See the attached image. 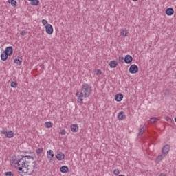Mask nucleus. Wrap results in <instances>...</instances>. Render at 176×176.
<instances>
[{
    "instance_id": "obj_1",
    "label": "nucleus",
    "mask_w": 176,
    "mask_h": 176,
    "mask_svg": "<svg viewBox=\"0 0 176 176\" xmlns=\"http://www.w3.org/2000/svg\"><path fill=\"white\" fill-rule=\"evenodd\" d=\"M15 166L18 167L19 171H23V168H26V173L28 175L35 174L36 168V162L34 161V157L31 155L22 156L21 158L15 160Z\"/></svg>"
},
{
    "instance_id": "obj_2",
    "label": "nucleus",
    "mask_w": 176,
    "mask_h": 176,
    "mask_svg": "<svg viewBox=\"0 0 176 176\" xmlns=\"http://www.w3.org/2000/svg\"><path fill=\"white\" fill-rule=\"evenodd\" d=\"M91 86L87 83H85L82 85L81 91H77L76 94V96L78 98V102L80 104H83V97L85 98H87V97H90V94H91Z\"/></svg>"
},
{
    "instance_id": "obj_3",
    "label": "nucleus",
    "mask_w": 176,
    "mask_h": 176,
    "mask_svg": "<svg viewBox=\"0 0 176 176\" xmlns=\"http://www.w3.org/2000/svg\"><path fill=\"white\" fill-rule=\"evenodd\" d=\"M1 134L6 135L7 138H13L14 137V133L12 131H10L8 132V130L5 128H3L1 131Z\"/></svg>"
},
{
    "instance_id": "obj_4",
    "label": "nucleus",
    "mask_w": 176,
    "mask_h": 176,
    "mask_svg": "<svg viewBox=\"0 0 176 176\" xmlns=\"http://www.w3.org/2000/svg\"><path fill=\"white\" fill-rule=\"evenodd\" d=\"M129 72L131 74H137L138 72V66L137 65H132L129 67Z\"/></svg>"
},
{
    "instance_id": "obj_5",
    "label": "nucleus",
    "mask_w": 176,
    "mask_h": 176,
    "mask_svg": "<svg viewBox=\"0 0 176 176\" xmlns=\"http://www.w3.org/2000/svg\"><path fill=\"white\" fill-rule=\"evenodd\" d=\"M45 31L49 35L53 34V26L51 24H47L45 25Z\"/></svg>"
},
{
    "instance_id": "obj_6",
    "label": "nucleus",
    "mask_w": 176,
    "mask_h": 176,
    "mask_svg": "<svg viewBox=\"0 0 176 176\" xmlns=\"http://www.w3.org/2000/svg\"><path fill=\"white\" fill-rule=\"evenodd\" d=\"M47 157L49 159L50 162H52V160H53V157H54V153H53V151L49 150L47 152Z\"/></svg>"
},
{
    "instance_id": "obj_7",
    "label": "nucleus",
    "mask_w": 176,
    "mask_h": 176,
    "mask_svg": "<svg viewBox=\"0 0 176 176\" xmlns=\"http://www.w3.org/2000/svg\"><path fill=\"white\" fill-rule=\"evenodd\" d=\"M170 145L166 144L165 146H164V147L162 148V153L165 155H167V153H168V152H170Z\"/></svg>"
},
{
    "instance_id": "obj_8",
    "label": "nucleus",
    "mask_w": 176,
    "mask_h": 176,
    "mask_svg": "<svg viewBox=\"0 0 176 176\" xmlns=\"http://www.w3.org/2000/svg\"><path fill=\"white\" fill-rule=\"evenodd\" d=\"M8 56H12L13 54V47L12 46L7 47L4 51Z\"/></svg>"
},
{
    "instance_id": "obj_9",
    "label": "nucleus",
    "mask_w": 176,
    "mask_h": 176,
    "mask_svg": "<svg viewBox=\"0 0 176 176\" xmlns=\"http://www.w3.org/2000/svg\"><path fill=\"white\" fill-rule=\"evenodd\" d=\"M124 60L126 64H130V63L133 61V56H131V55H126L124 58Z\"/></svg>"
},
{
    "instance_id": "obj_10",
    "label": "nucleus",
    "mask_w": 176,
    "mask_h": 176,
    "mask_svg": "<svg viewBox=\"0 0 176 176\" xmlns=\"http://www.w3.org/2000/svg\"><path fill=\"white\" fill-rule=\"evenodd\" d=\"M70 129L72 133H78V131L79 130V126H78V124H72L70 126Z\"/></svg>"
},
{
    "instance_id": "obj_11",
    "label": "nucleus",
    "mask_w": 176,
    "mask_h": 176,
    "mask_svg": "<svg viewBox=\"0 0 176 176\" xmlns=\"http://www.w3.org/2000/svg\"><path fill=\"white\" fill-rule=\"evenodd\" d=\"M8 57H9V55H8L7 53H6L5 51H3L1 54V58L3 61H6L8 60Z\"/></svg>"
},
{
    "instance_id": "obj_12",
    "label": "nucleus",
    "mask_w": 176,
    "mask_h": 176,
    "mask_svg": "<svg viewBox=\"0 0 176 176\" xmlns=\"http://www.w3.org/2000/svg\"><path fill=\"white\" fill-rule=\"evenodd\" d=\"M118 119L119 120H124V119H126V116L124 115V113L123 111H121L118 113Z\"/></svg>"
},
{
    "instance_id": "obj_13",
    "label": "nucleus",
    "mask_w": 176,
    "mask_h": 176,
    "mask_svg": "<svg viewBox=\"0 0 176 176\" xmlns=\"http://www.w3.org/2000/svg\"><path fill=\"white\" fill-rule=\"evenodd\" d=\"M115 100L116 101H118V102H120L122 100H123V94H118L115 96Z\"/></svg>"
},
{
    "instance_id": "obj_14",
    "label": "nucleus",
    "mask_w": 176,
    "mask_h": 176,
    "mask_svg": "<svg viewBox=\"0 0 176 176\" xmlns=\"http://www.w3.org/2000/svg\"><path fill=\"white\" fill-rule=\"evenodd\" d=\"M65 157V155H64L63 153H62L61 152H59L57 155H56V159L58 160H64Z\"/></svg>"
},
{
    "instance_id": "obj_15",
    "label": "nucleus",
    "mask_w": 176,
    "mask_h": 176,
    "mask_svg": "<svg viewBox=\"0 0 176 176\" xmlns=\"http://www.w3.org/2000/svg\"><path fill=\"white\" fill-rule=\"evenodd\" d=\"M167 16H173L174 14V10L171 8H167L166 10Z\"/></svg>"
},
{
    "instance_id": "obj_16",
    "label": "nucleus",
    "mask_w": 176,
    "mask_h": 176,
    "mask_svg": "<svg viewBox=\"0 0 176 176\" xmlns=\"http://www.w3.org/2000/svg\"><path fill=\"white\" fill-rule=\"evenodd\" d=\"M109 65L111 67V68H116L118 62L116 60H111L109 62Z\"/></svg>"
},
{
    "instance_id": "obj_17",
    "label": "nucleus",
    "mask_w": 176,
    "mask_h": 176,
    "mask_svg": "<svg viewBox=\"0 0 176 176\" xmlns=\"http://www.w3.org/2000/svg\"><path fill=\"white\" fill-rule=\"evenodd\" d=\"M68 170L69 168H68V166H63L60 168V173H68Z\"/></svg>"
},
{
    "instance_id": "obj_18",
    "label": "nucleus",
    "mask_w": 176,
    "mask_h": 176,
    "mask_svg": "<svg viewBox=\"0 0 176 176\" xmlns=\"http://www.w3.org/2000/svg\"><path fill=\"white\" fill-rule=\"evenodd\" d=\"M30 2H31L30 5L32 6H38L39 5V0H30Z\"/></svg>"
},
{
    "instance_id": "obj_19",
    "label": "nucleus",
    "mask_w": 176,
    "mask_h": 176,
    "mask_svg": "<svg viewBox=\"0 0 176 176\" xmlns=\"http://www.w3.org/2000/svg\"><path fill=\"white\" fill-rule=\"evenodd\" d=\"M42 152H43V148H37L36 150V153L37 156H41L42 155Z\"/></svg>"
},
{
    "instance_id": "obj_20",
    "label": "nucleus",
    "mask_w": 176,
    "mask_h": 176,
    "mask_svg": "<svg viewBox=\"0 0 176 176\" xmlns=\"http://www.w3.org/2000/svg\"><path fill=\"white\" fill-rule=\"evenodd\" d=\"M164 157H166V155L165 154H162V155H158V157L157 158V160L158 162H162V160H163V159H164Z\"/></svg>"
},
{
    "instance_id": "obj_21",
    "label": "nucleus",
    "mask_w": 176,
    "mask_h": 176,
    "mask_svg": "<svg viewBox=\"0 0 176 176\" xmlns=\"http://www.w3.org/2000/svg\"><path fill=\"white\" fill-rule=\"evenodd\" d=\"M8 3H10L12 6H17V1L15 0H8Z\"/></svg>"
},
{
    "instance_id": "obj_22",
    "label": "nucleus",
    "mask_w": 176,
    "mask_h": 176,
    "mask_svg": "<svg viewBox=\"0 0 176 176\" xmlns=\"http://www.w3.org/2000/svg\"><path fill=\"white\" fill-rule=\"evenodd\" d=\"M20 59L15 58L14 62L15 64H18V65H21V63H23V60H21V58H19Z\"/></svg>"
},
{
    "instance_id": "obj_23",
    "label": "nucleus",
    "mask_w": 176,
    "mask_h": 176,
    "mask_svg": "<svg viewBox=\"0 0 176 176\" xmlns=\"http://www.w3.org/2000/svg\"><path fill=\"white\" fill-rule=\"evenodd\" d=\"M45 127L47 129H50V128L53 127V123H52L51 122H45Z\"/></svg>"
},
{
    "instance_id": "obj_24",
    "label": "nucleus",
    "mask_w": 176,
    "mask_h": 176,
    "mask_svg": "<svg viewBox=\"0 0 176 176\" xmlns=\"http://www.w3.org/2000/svg\"><path fill=\"white\" fill-rule=\"evenodd\" d=\"M122 36H127V30L126 29H122L121 30Z\"/></svg>"
},
{
    "instance_id": "obj_25",
    "label": "nucleus",
    "mask_w": 176,
    "mask_h": 176,
    "mask_svg": "<svg viewBox=\"0 0 176 176\" xmlns=\"http://www.w3.org/2000/svg\"><path fill=\"white\" fill-rule=\"evenodd\" d=\"M144 132H145V128L141 127V128L139 129L138 135H142Z\"/></svg>"
},
{
    "instance_id": "obj_26",
    "label": "nucleus",
    "mask_w": 176,
    "mask_h": 176,
    "mask_svg": "<svg viewBox=\"0 0 176 176\" xmlns=\"http://www.w3.org/2000/svg\"><path fill=\"white\" fill-rule=\"evenodd\" d=\"M158 120L159 119L157 118H152L150 119V123H156Z\"/></svg>"
},
{
    "instance_id": "obj_27",
    "label": "nucleus",
    "mask_w": 176,
    "mask_h": 176,
    "mask_svg": "<svg viewBox=\"0 0 176 176\" xmlns=\"http://www.w3.org/2000/svg\"><path fill=\"white\" fill-rule=\"evenodd\" d=\"M11 87H17V82L12 81L10 85Z\"/></svg>"
},
{
    "instance_id": "obj_28",
    "label": "nucleus",
    "mask_w": 176,
    "mask_h": 176,
    "mask_svg": "<svg viewBox=\"0 0 176 176\" xmlns=\"http://www.w3.org/2000/svg\"><path fill=\"white\" fill-rule=\"evenodd\" d=\"M6 176H14V175L13 174V173L8 171L6 173Z\"/></svg>"
},
{
    "instance_id": "obj_29",
    "label": "nucleus",
    "mask_w": 176,
    "mask_h": 176,
    "mask_svg": "<svg viewBox=\"0 0 176 176\" xmlns=\"http://www.w3.org/2000/svg\"><path fill=\"white\" fill-rule=\"evenodd\" d=\"M124 60V58L123 57H119L118 58V61L120 62V64H123V60Z\"/></svg>"
},
{
    "instance_id": "obj_30",
    "label": "nucleus",
    "mask_w": 176,
    "mask_h": 176,
    "mask_svg": "<svg viewBox=\"0 0 176 176\" xmlns=\"http://www.w3.org/2000/svg\"><path fill=\"white\" fill-rule=\"evenodd\" d=\"M96 75H101V74H102V72H101L100 69H96Z\"/></svg>"
},
{
    "instance_id": "obj_31",
    "label": "nucleus",
    "mask_w": 176,
    "mask_h": 176,
    "mask_svg": "<svg viewBox=\"0 0 176 176\" xmlns=\"http://www.w3.org/2000/svg\"><path fill=\"white\" fill-rule=\"evenodd\" d=\"M120 171H119V170H118V169H116V170H114V171H113V174H115V175H119V174H120Z\"/></svg>"
},
{
    "instance_id": "obj_32",
    "label": "nucleus",
    "mask_w": 176,
    "mask_h": 176,
    "mask_svg": "<svg viewBox=\"0 0 176 176\" xmlns=\"http://www.w3.org/2000/svg\"><path fill=\"white\" fill-rule=\"evenodd\" d=\"M42 24L43 25H47V21L46 19H43L42 20Z\"/></svg>"
},
{
    "instance_id": "obj_33",
    "label": "nucleus",
    "mask_w": 176,
    "mask_h": 176,
    "mask_svg": "<svg viewBox=\"0 0 176 176\" xmlns=\"http://www.w3.org/2000/svg\"><path fill=\"white\" fill-rule=\"evenodd\" d=\"M67 133V132L65 131V129H63L60 131V134H61V135H65V134Z\"/></svg>"
},
{
    "instance_id": "obj_34",
    "label": "nucleus",
    "mask_w": 176,
    "mask_h": 176,
    "mask_svg": "<svg viewBox=\"0 0 176 176\" xmlns=\"http://www.w3.org/2000/svg\"><path fill=\"white\" fill-rule=\"evenodd\" d=\"M20 34H21V35L24 36V35H27V32L23 30V31H21Z\"/></svg>"
},
{
    "instance_id": "obj_35",
    "label": "nucleus",
    "mask_w": 176,
    "mask_h": 176,
    "mask_svg": "<svg viewBox=\"0 0 176 176\" xmlns=\"http://www.w3.org/2000/svg\"><path fill=\"white\" fill-rule=\"evenodd\" d=\"M166 120L167 122H170L171 118H170V117H166Z\"/></svg>"
},
{
    "instance_id": "obj_36",
    "label": "nucleus",
    "mask_w": 176,
    "mask_h": 176,
    "mask_svg": "<svg viewBox=\"0 0 176 176\" xmlns=\"http://www.w3.org/2000/svg\"><path fill=\"white\" fill-rule=\"evenodd\" d=\"M159 176H166L164 174H160Z\"/></svg>"
},
{
    "instance_id": "obj_37",
    "label": "nucleus",
    "mask_w": 176,
    "mask_h": 176,
    "mask_svg": "<svg viewBox=\"0 0 176 176\" xmlns=\"http://www.w3.org/2000/svg\"><path fill=\"white\" fill-rule=\"evenodd\" d=\"M133 2H137V1H138V0H133Z\"/></svg>"
},
{
    "instance_id": "obj_38",
    "label": "nucleus",
    "mask_w": 176,
    "mask_h": 176,
    "mask_svg": "<svg viewBox=\"0 0 176 176\" xmlns=\"http://www.w3.org/2000/svg\"><path fill=\"white\" fill-rule=\"evenodd\" d=\"M175 122H176V118H175Z\"/></svg>"
},
{
    "instance_id": "obj_39",
    "label": "nucleus",
    "mask_w": 176,
    "mask_h": 176,
    "mask_svg": "<svg viewBox=\"0 0 176 176\" xmlns=\"http://www.w3.org/2000/svg\"><path fill=\"white\" fill-rule=\"evenodd\" d=\"M29 1H31V0H28Z\"/></svg>"
}]
</instances>
